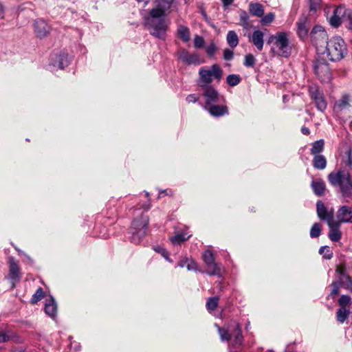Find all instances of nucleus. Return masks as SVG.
<instances>
[{
    "label": "nucleus",
    "instance_id": "nucleus-1",
    "mask_svg": "<svg viewBox=\"0 0 352 352\" xmlns=\"http://www.w3.org/2000/svg\"><path fill=\"white\" fill-rule=\"evenodd\" d=\"M173 1V0H158L157 6L150 10L148 15L144 17V25L150 34L160 39H165L168 22L164 16Z\"/></svg>",
    "mask_w": 352,
    "mask_h": 352
},
{
    "label": "nucleus",
    "instance_id": "nucleus-2",
    "mask_svg": "<svg viewBox=\"0 0 352 352\" xmlns=\"http://www.w3.org/2000/svg\"><path fill=\"white\" fill-rule=\"evenodd\" d=\"M331 185L339 188L343 197L352 199V176L345 169H339L328 175Z\"/></svg>",
    "mask_w": 352,
    "mask_h": 352
},
{
    "label": "nucleus",
    "instance_id": "nucleus-3",
    "mask_svg": "<svg viewBox=\"0 0 352 352\" xmlns=\"http://www.w3.org/2000/svg\"><path fill=\"white\" fill-rule=\"evenodd\" d=\"M268 44L272 45V52L279 56L288 58L292 54V48L287 32H278L271 35L268 38Z\"/></svg>",
    "mask_w": 352,
    "mask_h": 352
},
{
    "label": "nucleus",
    "instance_id": "nucleus-4",
    "mask_svg": "<svg viewBox=\"0 0 352 352\" xmlns=\"http://www.w3.org/2000/svg\"><path fill=\"white\" fill-rule=\"evenodd\" d=\"M223 69L217 64H213L211 67H202L199 70V77L197 80L198 87L212 86L214 80L218 82L223 77Z\"/></svg>",
    "mask_w": 352,
    "mask_h": 352
},
{
    "label": "nucleus",
    "instance_id": "nucleus-5",
    "mask_svg": "<svg viewBox=\"0 0 352 352\" xmlns=\"http://www.w3.org/2000/svg\"><path fill=\"white\" fill-rule=\"evenodd\" d=\"M326 52L331 61L340 60L347 54L346 45L340 36L332 37L326 43Z\"/></svg>",
    "mask_w": 352,
    "mask_h": 352
},
{
    "label": "nucleus",
    "instance_id": "nucleus-6",
    "mask_svg": "<svg viewBox=\"0 0 352 352\" xmlns=\"http://www.w3.org/2000/svg\"><path fill=\"white\" fill-rule=\"evenodd\" d=\"M148 217L142 214L140 219H135L132 223V236L131 241L135 244L140 243L147 233Z\"/></svg>",
    "mask_w": 352,
    "mask_h": 352
},
{
    "label": "nucleus",
    "instance_id": "nucleus-7",
    "mask_svg": "<svg viewBox=\"0 0 352 352\" xmlns=\"http://www.w3.org/2000/svg\"><path fill=\"white\" fill-rule=\"evenodd\" d=\"M216 327L218 328V332L221 341H229L233 336L232 346L234 348H238L241 346L243 342V337L242 336L241 327L239 323L236 322L235 329L231 333L225 328L220 327L217 324H216Z\"/></svg>",
    "mask_w": 352,
    "mask_h": 352
},
{
    "label": "nucleus",
    "instance_id": "nucleus-8",
    "mask_svg": "<svg viewBox=\"0 0 352 352\" xmlns=\"http://www.w3.org/2000/svg\"><path fill=\"white\" fill-rule=\"evenodd\" d=\"M199 89L201 91V96L204 100V104H202L203 108L214 104V103H221L223 100V97L219 94L213 86L199 87Z\"/></svg>",
    "mask_w": 352,
    "mask_h": 352
},
{
    "label": "nucleus",
    "instance_id": "nucleus-9",
    "mask_svg": "<svg viewBox=\"0 0 352 352\" xmlns=\"http://www.w3.org/2000/svg\"><path fill=\"white\" fill-rule=\"evenodd\" d=\"M352 96L350 94H344L334 104L333 113L337 117L344 118L351 109Z\"/></svg>",
    "mask_w": 352,
    "mask_h": 352
},
{
    "label": "nucleus",
    "instance_id": "nucleus-10",
    "mask_svg": "<svg viewBox=\"0 0 352 352\" xmlns=\"http://www.w3.org/2000/svg\"><path fill=\"white\" fill-rule=\"evenodd\" d=\"M309 94L314 101L318 110L324 111L327 109V103L324 99L322 91L316 85H311L309 88Z\"/></svg>",
    "mask_w": 352,
    "mask_h": 352
},
{
    "label": "nucleus",
    "instance_id": "nucleus-11",
    "mask_svg": "<svg viewBox=\"0 0 352 352\" xmlns=\"http://www.w3.org/2000/svg\"><path fill=\"white\" fill-rule=\"evenodd\" d=\"M315 74L321 81L330 80L331 73L328 63L322 59H317L314 63Z\"/></svg>",
    "mask_w": 352,
    "mask_h": 352
},
{
    "label": "nucleus",
    "instance_id": "nucleus-12",
    "mask_svg": "<svg viewBox=\"0 0 352 352\" xmlns=\"http://www.w3.org/2000/svg\"><path fill=\"white\" fill-rule=\"evenodd\" d=\"M336 273L338 275L337 281L343 284V287L352 292V278L346 272L344 264H340L336 267Z\"/></svg>",
    "mask_w": 352,
    "mask_h": 352
},
{
    "label": "nucleus",
    "instance_id": "nucleus-13",
    "mask_svg": "<svg viewBox=\"0 0 352 352\" xmlns=\"http://www.w3.org/2000/svg\"><path fill=\"white\" fill-rule=\"evenodd\" d=\"M178 58L186 65H198L204 63L197 53H190L186 50H181L178 52Z\"/></svg>",
    "mask_w": 352,
    "mask_h": 352
},
{
    "label": "nucleus",
    "instance_id": "nucleus-14",
    "mask_svg": "<svg viewBox=\"0 0 352 352\" xmlns=\"http://www.w3.org/2000/svg\"><path fill=\"white\" fill-rule=\"evenodd\" d=\"M310 36L313 44L317 47L327 42V34L320 25H316L311 31Z\"/></svg>",
    "mask_w": 352,
    "mask_h": 352
},
{
    "label": "nucleus",
    "instance_id": "nucleus-15",
    "mask_svg": "<svg viewBox=\"0 0 352 352\" xmlns=\"http://www.w3.org/2000/svg\"><path fill=\"white\" fill-rule=\"evenodd\" d=\"M34 30L36 36L42 38L50 34L51 27L45 21L42 19H38L34 23Z\"/></svg>",
    "mask_w": 352,
    "mask_h": 352
},
{
    "label": "nucleus",
    "instance_id": "nucleus-16",
    "mask_svg": "<svg viewBox=\"0 0 352 352\" xmlns=\"http://www.w3.org/2000/svg\"><path fill=\"white\" fill-rule=\"evenodd\" d=\"M51 63L54 67L63 69L69 64L68 54L65 52H60L59 54H52Z\"/></svg>",
    "mask_w": 352,
    "mask_h": 352
},
{
    "label": "nucleus",
    "instance_id": "nucleus-17",
    "mask_svg": "<svg viewBox=\"0 0 352 352\" xmlns=\"http://www.w3.org/2000/svg\"><path fill=\"white\" fill-rule=\"evenodd\" d=\"M317 214L320 220L326 221L329 223L333 220V211L328 210L321 201H318L316 204Z\"/></svg>",
    "mask_w": 352,
    "mask_h": 352
},
{
    "label": "nucleus",
    "instance_id": "nucleus-18",
    "mask_svg": "<svg viewBox=\"0 0 352 352\" xmlns=\"http://www.w3.org/2000/svg\"><path fill=\"white\" fill-rule=\"evenodd\" d=\"M204 109L213 117H221L228 114L227 106L220 103H214Z\"/></svg>",
    "mask_w": 352,
    "mask_h": 352
},
{
    "label": "nucleus",
    "instance_id": "nucleus-19",
    "mask_svg": "<svg viewBox=\"0 0 352 352\" xmlns=\"http://www.w3.org/2000/svg\"><path fill=\"white\" fill-rule=\"evenodd\" d=\"M9 278L13 285L21 279L20 267L13 258H9Z\"/></svg>",
    "mask_w": 352,
    "mask_h": 352
},
{
    "label": "nucleus",
    "instance_id": "nucleus-20",
    "mask_svg": "<svg viewBox=\"0 0 352 352\" xmlns=\"http://www.w3.org/2000/svg\"><path fill=\"white\" fill-rule=\"evenodd\" d=\"M249 41L255 46L258 51H262L264 45V33L260 30L253 31L252 35L249 36Z\"/></svg>",
    "mask_w": 352,
    "mask_h": 352
},
{
    "label": "nucleus",
    "instance_id": "nucleus-21",
    "mask_svg": "<svg viewBox=\"0 0 352 352\" xmlns=\"http://www.w3.org/2000/svg\"><path fill=\"white\" fill-rule=\"evenodd\" d=\"M329 227V238L331 241L337 242L342 237V232L340 230V223L334 219L327 223Z\"/></svg>",
    "mask_w": 352,
    "mask_h": 352
},
{
    "label": "nucleus",
    "instance_id": "nucleus-22",
    "mask_svg": "<svg viewBox=\"0 0 352 352\" xmlns=\"http://www.w3.org/2000/svg\"><path fill=\"white\" fill-rule=\"evenodd\" d=\"M310 28L309 20L306 16H302L297 22V34L304 38L307 36Z\"/></svg>",
    "mask_w": 352,
    "mask_h": 352
},
{
    "label": "nucleus",
    "instance_id": "nucleus-23",
    "mask_svg": "<svg viewBox=\"0 0 352 352\" xmlns=\"http://www.w3.org/2000/svg\"><path fill=\"white\" fill-rule=\"evenodd\" d=\"M338 222L348 223L352 221V209L347 206H342L338 211Z\"/></svg>",
    "mask_w": 352,
    "mask_h": 352
},
{
    "label": "nucleus",
    "instance_id": "nucleus-24",
    "mask_svg": "<svg viewBox=\"0 0 352 352\" xmlns=\"http://www.w3.org/2000/svg\"><path fill=\"white\" fill-rule=\"evenodd\" d=\"M206 267V270L205 271V273L209 276H217L218 277L222 276L223 268L221 263L213 262L210 265H208ZM201 272L204 273V271H201Z\"/></svg>",
    "mask_w": 352,
    "mask_h": 352
},
{
    "label": "nucleus",
    "instance_id": "nucleus-25",
    "mask_svg": "<svg viewBox=\"0 0 352 352\" xmlns=\"http://www.w3.org/2000/svg\"><path fill=\"white\" fill-rule=\"evenodd\" d=\"M344 12V8L338 7L333 11V16L330 18V23L333 27H338L342 23V16Z\"/></svg>",
    "mask_w": 352,
    "mask_h": 352
},
{
    "label": "nucleus",
    "instance_id": "nucleus-26",
    "mask_svg": "<svg viewBox=\"0 0 352 352\" xmlns=\"http://www.w3.org/2000/svg\"><path fill=\"white\" fill-rule=\"evenodd\" d=\"M45 305V312L47 315L51 318H55L57 314V305L54 301V299L50 296L49 300H47Z\"/></svg>",
    "mask_w": 352,
    "mask_h": 352
},
{
    "label": "nucleus",
    "instance_id": "nucleus-27",
    "mask_svg": "<svg viewBox=\"0 0 352 352\" xmlns=\"http://www.w3.org/2000/svg\"><path fill=\"white\" fill-rule=\"evenodd\" d=\"M249 12L252 16L262 17L264 14V6L260 3H250Z\"/></svg>",
    "mask_w": 352,
    "mask_h": 352
},
{
    "label": "nucleus",
    "instance_id": "nucleus-28",
    "mask_svg": "<svg viewBox=\"0 0 352 352\" xmlns=\"http://www.w3.org/2000/svg\"><path fill=\"white\" fill-rule=\"evenodd\" d=\"M312 165L316 169L323 170L327 166V160L323 155L314 156Z\"/></svg>",
    "mask_w": 352,
    "mask_h": 352
},
{
    "label": "nucleus",
    "instance_id": "nucleus-29",
    "mask_svg": "<svg viewBox=\"0 0 352 352\" xmlns=\"http://www.w3.org/2000/svg\"><path fill=\"white\" fill-rule=\"evenodd\" d=\"M190 234L186 232H179L175 236L170 238V242L173 245L180 244L182 242L188 240L190 237Z\"/></svg>",
    "mask_w": 352,
    "mask_h": 352
},
{
    "label": "nucleus",
    "instance_id": "nucleus-30",
    "mask_svg": "<svg viewBox=\"0 0 352 352\" xmlns=\"http://www.w3.org/2000/svg\"><path fill=\"white\" fill-rule=\"evenodd\" d=\"M344 166L340 169H345L349 173V171L352 173V146L346 152V158L342 160V162Z\"/></svg>",
    "mask_w": 352,
    "mask_h": 352
},
{
    "label": "nucleus",
    "instance_id": "nucleus-31",
    "mask_svg": "<svg viewBox=\"0 0 352 352\" xmlns=\"http://www.w3.org/2000/svg\"><path fill=\"white\" fill-rule=\"evenodd\" d=\"M324 142L323 140H320L314 142L311 145V154L313 156L320 155L324 150Z\"/></svg>",
    "mask_w": 352,
    "mask_h": 352
},
{
    "label": "nucleus",
    "instance_id": "nucleus-32",
    "mask_svg": "<svg viewBox=\"0 0 352 352\" xmlns=\"http://www.w3.org/2000/svg\"><path fill=\"white\" fill-rule=\"evenodd\" d=\"M311 187L314 193L318 196H322L325 190V184L322 180L313 181Z\"/></svg>",
    "mask_w": 352,
    "mask_h": 352
},
{
    "label": "nucleus",
    "instance_id": "nucleus-33",
    "mask_svg": "<svg viewBox=\"0 0 352 352\" xmlns=\"http://www.w3.org/2000/svg\"><path fill=\"white\" fill-rule=\"evenodd\" d=\"M178 36L184 42L187 43L190 41V30L184 25H179L177 29Z\"/></svg>",
    "mask_w": 352,
    "mask_h": 352
},
{
    "label": "nucleus",
    "instance_id": "nucleus-34",
    "mask_svg": "<svg viewBox=\"0 0 352 352\" xmlns=\"http://www.w3.org/2000/svg\"><path fill=\"white\" fill-rule=\"evenodd\" d=\"M226 41L231 48L236 47L239 44V37L234 30L228 31L226 36Z\"/></svg>",
    "mask_w": 352,
    "mask_h": 352
},
{
    "label": "nucleus",
    "instance_id": "nucleus-35",
    "mask_svg": "<svg viewBox=\"0 0 352 352\" xmlns=\"http://www.w3.org/2000/svg\"><path fill=\"white\" fill-rule=\"evenodd\" d=\"M240 25L244 29H249L251 27L250 22V16L246 11L241 10L239 12Z\"/></svg>",
    "mask_w": 352,
    "mask_h": 352
},
{
    "label": "nucleus",
    "instance_id": "nucleus-36",
    "mask_svg": "<svg viewBox=\"0 0 352 352\" xmlns=\"http://www.w3.org/2000/svg\"><path fill=\"white\" fill-rule=\"evenodd\" d=\"M16 335L10 330L0 331V343H5L10 340H15Z\"/></svg>",
    "mask_w": 352,
    "mask_h": 352
},
{
    "label": "nucleus",
    "instance_id": "nucleus-37",
    "mask_svg": "<svg viewBox=\"0 0 352 352\" xmlns=\"http://www.w3.org/2000/svg\"><path fill=\"white\" fill-rule=\"evenodd\" d=\"M350 311L347 308H340L336 313L337 320L343 323L349 316Z\"/></svg>",
    "mask_w": 352,
    "mask_h": 352
},
{
    "label": "nucleus",
    "instance_id": "nucleus-38",
    "mask_svg": "<svg viewBox=\"0 0 352 352\" xmlns=\"http://www.w3.org/2000/svg\"><path fill=\"white\" fill-rule=\"evenodd\" d=\"M145 195L147 197L148 200L146 203L140 204L139 203L135 207V210L138 211L140 210H143V212H147L151 207V200L149 198V193L145 192Z\"/></svg>",
    "mask_w": 352,
    "mask_h": 352
},
{
    "label": "nucleus",
    "instance_id": "nucleus-39",
    "mask_svg": "<svg viewBox=\"0 0 352 352\" xmlns=\"http://www.w3.org/2000/svg\"><path fill=\"white\" fill-rule=\"evenodd\" d=\"M202 258L206 266L215 262L214 256L210 250L204 251L202 255Z\"/></svg>",
    "mask_w": 352,
    "mask_h": 352
},
{
    "label": "nucleus",
    "instance_id": "nucleus-40",
    "mask_svg": "<svg viewBox=\"0 0 352 352\" xmlns=\"http://www.w3.org/2000/svg\"><path fill=\"white\" fill-rule=\"evenodd\" d=\"M219 298L218 296L209 298L206 302V308L208 311H214L218 306Z\"/></svg>",
    "mask_w": 352,
    "mask_h": 352
},
{
    "label": "nucleus",
    "instance_id": "nucleus-41",
    "mask_svg": "<svg viewBox=\"0 0 352 352\" xmlns=\"http://www.w3.org/2000/svg\"><path fill=\"white\" fill-rule=\"evenodd\" d=\"M44 291L41 287L37 289L31 298V303L36 304L44 297Z\"/></svg>",
    "mask_w": 352,
    "mask_h": 352
},
{
    "label": "nucleus",
    "instance_id": "nucleus-42",
    "mask_svg": "<svg viewBox=\"0 0 352 352\" xmlns=\"http://www.w3.org/2000/svg\"><path fill=\"white\" fill-rule=\"evenodd\" d=\"M226 81L230 86L234 87L240 82L241 79L239 75L230 74L227 76Z\"/></svg>",
    "mask_w": 352,
    "mask_h": 352
},
{
    "label": "nucleus",
    "instance_id": "nucleus-43",
    "mask_svg": "<svg viewBox=\"0 0 352 352\" xmlns=\"http://www.w3.org/2000/svg\"><path fill=\"white\" fill-rule=\"evenodd\" d=\"M321 226L318 223H315L310 230V236L311 238H317L320 235Z\"/></svg>",
    "mask_w": 352,
    "mask_h": 352
},
{
    "label": "nucleus",
    "instance_id": "nucleus-44",
    "mask_svg": "<svg viewBox=\"0 0 352 352\" xmlns=\"http://www.w3.org/2000/svg\"><path fill=\"white\" fill-rule=\"evenodd\" d=\"M331 287L332 289L330 293V296L333 298L335 296L339 294L340 289L341 287H343V284L337 280H335L332 282Z\"/></svg>",
    "mask_w": 352,
    "mask_h": 352
},
{
    "label": "nucleus",
    "instance_id": "nucleus-45",
    "mask_svg": "<svg viewBox=\"0 0 352 352\" xmlns=\"http://www.w3.org/2000/svg\"><path fill=\"white\" fill-rule=\"evenodd\" d=\"M274 19L275 14L273 12H270L261 17V23L263 25H267L272 23Z\"/></svg>",
    "mask_w": 352,
    "mask_h": 352
},
{
    "label": "nucleus",
    "instance_id": "nucleus-46",
    "mask_svg": "<svg viewBox=\"0 0 352 352\" xmlns=\"http://www.w3.org/2000/svg\"><path fill=\"white\" fill-rule=\"evenodd\" d=\"M256 59L254 56L251 54H247L245 56L244 65L248 67H253L255 65Z\"/></svg>",
    "mask_w": 352,
    "mask_h": 352
},
{
    "label": "nucleus",
    "instance_id": "nucleus-47",
    "mask_svg": "<svg viewBox=\"0 0 352 352\" xmlns=\"http://www.w3.org/2000/svg\"><path fill=\"white\" fill-rule=\"evenodd\" d=\"M155 251L160 254L166 261L168 262H172V260L170 258L168 252L162 247L158 246L154 248Z\"/></svg>",
    "mask_w": 352,
    "mask_h": 352
},
{
    "label": "nucleus",
    "instance_id": "nucleus-48",
    "mask_svg": "<svg viewBox=\"0 0 352 352\" xmlns=\"http://www.w3.org/2000/svg\"><path fill=\"white\" fill-rule=\"evenodd\" d=\"M319 253L323 254L324 257L327 259H330L332 257V252L327 246H322L319 250Z\"/></svg>",
    "mask_w": 352,
    "mask_h": 352
},
{
    "label": "nucleus",
    "instance_id": "nucleus-49",
    "mask_svg": "<svg viewBox=\"0 0 352 352\" xmlns=\"http://www.w3.org/2000/svg\"><path fill=\"white\" fill-rule=\"evenodd\" d=\"M204 40L202 36L196 35L194 38V45L195 48H201L204 46Z\"/></svg>",
    "mask_w": 352,
    "mask_h": 352
},
{
    "label": "nucleus",
    "instance_id": "nucleus-50",
    "mask_svg": "<svg viewBox=\"0 0 352 352\" xmlns=\"http://www.w3.org/2000/svg\"><path fill=\"white\" fill-rule=\"evenodd\" d=\"M199 98H200L199 95L195 94H189L187 96L186 100L188 103H191V102L195 103L199 100Z\"/></svg>",
    "mask_w": 352,
    "mask_h": 352
},
{
    "label": "nucleus",
    "instance_id": "nucleus-51",
    "mask_svg": "<svg viewBox=\"0 0 352 352\" xmlns=\"http://www.w3.org/2000/svg\"><path fill=\"white\" fill-rule=\"evenodd\" d=\"M321 0H309L310 10H316L320 8Z\"/></svg>",
    "mask_w": 352,
    "mask_h": 352
},
{
    "label": "nucleus",
    "instance_id": "nucleus-52",
    "mask_svg": "<svg viewBox=\"0 0 352 352\" xmlns=\"http://www.w3.org/2000/svg\"><path fill=\"white\" fill-rule=\"evenodd\" d=\"M234 53L229 49H226L223 52V58L226 60H230L233 58Z\"/></svg>",
    "mask_w": 352,
    "mask_h": 352
},
{
    "label": "nucleus",
    "instance_id": "nucleus-53",
    "mask_svg": "<svg viewBox=\"0 0 352 352\" xmlns=\"http://www.w3.org/2000/svg\"><path fill=\"white\" fill-rule=\"evenodd\" d=\"M217 50V47L214 43H211L210 45H208L206 48V53L210 56H214L215 52Z\"/></svg>",
    "mask_w": 352,
    "mask_h": 352
},
{
    "label": "nucleus",
    "instance_id": "nucleus-54",
    "mask_svg": "<svg viewBox=\"0 0 352 352\" xmlns=\"http://www.w3.org/2000/svg\"><path fill=\"white\" fill-rule=\"evenodd\" d=\"M186 268L189 271H191V270L196 271V270H197V263L194 261L188 259V262L187 263V265H186Z\"/></svg>",
    "mask_w": 352,
    "mask_h": 352
},
{
    "label": "nucleus",
    "instance_id": "nucleus-55",
    "mask_svg": "<svg viewBox=\"0 0 352 352\" xmlns=\"http://www.w3.org/2000/svg\"><path fill=\"white\" fill-rule=\"evenodd\" d=\"M188 262V258H185V259H183L182 261H180L178 263H177V266L180 267H186V265H187V263Z\"/></svg>",
    "mask_w": 352,
    "mask_h": 352
},
{
    "label": "nucleus",
    "instance_id": "nucleus-56",
    "mask_svg": "<svg viewBox=\"0 0 352 352\" xmlns=\"http://www.w3.org/2000/svg\"><path fill=\"white\" fill-rule=\"evenodd\" d=\"M223 7L227 8L229 6L232 5L234 2V0H221Z\"/></svg>",
    "mask_w": 352,
    "mask_h": 352
},
{
    "label": "nucleus",
    "instance_id": "nucleus-57",
    "mask_svg": "<svg viewBox=\"0 0 352 352\" xmlns=\"http://www.w3.org/2000/svg\"><path fill=\"white\" fill-rule=\"evenodd\" d=\"M5 16V8L3 5L0 3V19H4Z\"/></svg>",
    "mask_w": 352,
    "mask_h": 352
},
{
    "label": "nucleus",
    "instance_id": "nucleus-58",
    "mask_svg": "<svg viewBox=\"0 0 352 352\" xmlns=\"http://www.w3.org/2000/svg\"><path fill=\"white\" fill-rule=\"evenodd\" d=\"M301 131L304 135H309V129L307 127H302L301 129Z\"/></svg>",
    "mask_w": 352,
    "mask_h": 352
},
{
    "label": "nucleus",
    "instance_id": "nucleus-59",
    "mask_svg": "<svg viewBox=\"0 0 352 352\" xmlns=\"http://www.w3.org/2000/svg\"><path fill=\"white\" fill-rule=\"evenodd\" d=\"M139 2H144L145 4H147L150 0H137Z\"/></svg>",
    "mask_w": 352,
    "mask_h": 352
},
{
    "label": "nucleus",
    "instance_id": "nucleus-60",
    "mask_svg": "<svg viewBox=\"0 0 352 352\" xmlns=\"http://www.w3.org/2000/svg\"><path fill=\"white\" fill-rule=\"evenodd\" d=\"M250 325V322H248V323H247V324H246V325H245V329H246V330H248V329H249Z\"/></svg>",
    "mask_w": 352,
    "mask_h": 352
},
{
    "label": "nucleus",
    "instance_id": "nucleus-61",
    "mask_svg": "<svg viewBox=\"0 0 352 352\" xmlns=\"http://www.w3.org/2000/svg\"><path fill=\"white\" fill-rule=\"evenodd\" d=\"M221 318L224 317L223 309L222 310V311L221 313Z\"/></svg>",
    "mask_w": 352,
    "mask_h": 352
},
{
    "label": "nucleus",
    "instance_id": "nucleus-62",
    "mask_svg": "<svg viewBox=\"0 0 352 352\" xmlns=\"http://www.w3.org/2000/svg\"><path fill=\"white\" fill-rule=\"evenodd\" d=\"M16 250L18 251V252H20V253L21 252V251L18 250L17 248H16Z\"/></svg>",
    "mask_w": 352,
    "mask_h": 352
},
{
    "label": "nucleus",
    "instance_id": "nucleus-63",
    "mask_svg": "<svg viewBox=\"0 0 352 352\" xmlns=\"http://www.w3.org/2000/svg\"><path fill=\"white\" fill-rule=\"evenodd\" d=\"M162 193H166V190L162 191L160 194Z\"/></svg>",
    "mask_w": 352,
    "mask_h": 352
}]
</instances>
